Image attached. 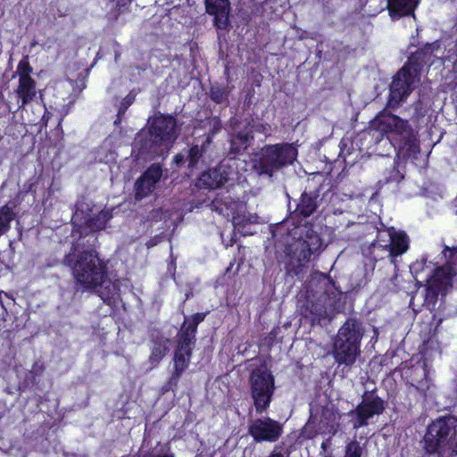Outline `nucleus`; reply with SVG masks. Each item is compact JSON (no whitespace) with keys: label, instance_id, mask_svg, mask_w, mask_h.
<instances>
[{"label":"nucleus","instance_id":"1","mask_svg":"<svg viewBox=\"0 0 457 457\" xmlns=\"http://www.w3.org/2000/svg\"><path fill=\"white\" fill-rule=\"evenodd\" d=\"M62 262L71 269L77 287L97 293L104 301L118 295V281L109 278L106 266L95 251L72 249Z\"/></svg>","mask_w":457,"mask_h":457},{"label":"nucleus","instance_id":"2","mask_svg":"<svg viewBox=\"0 0 457 457\" xmlns=\"http://www.w3.org/2000/svg\"><path fill=\"white\" fill-rule=\"evenodd\" d=\"M177 137L176 120L171 116L159 114L154 117L149 127L148 134L140 133L136 138V144L140 143L142 154L151 156L166 154Z\"/></svg>","mask_w":457,"mask_h":457},{"label":"nucleus","instance_id":"3","mask_svg":"<svg viewBox=\"0 0 457 457\" xmlns=\"http://www.w3.org/2000/svg\"><path fill=\"white\" fill-rule=\"evenodd\" d=\"M325 247L319 233L304 223L290 230L285 253L292 261L307 262L312 256H319Z\"/></svg>","mask_w":457,"mask_h":457},{"label":"nucleus","instance_id":"4","mask_svg":"<svg viewBox=\"0 0 457 457\" xmlns=\"http://www.w3.org/2000/svg\"><path fill=\"white\" fill-rule=\"evenodd\" d=\"M297 157V150L290 144H275L263 146L253 154V167L260 175L270 178L276 171L290 165Z\"/></svg>","mask_w":457,"mask_h":457},{"label":"nucleus","instance_id":"5","mask_svg":"<svg viewBox=\"0 0 457 457\" xmlns=\"http://www.w3.org/2000/svg\"><path fill=\"white\" fill-rule=\"evenodd\" d=\"M370 127L382 134H390L394 139H399V150L405 152V154L417 152L418 145L413 130L406 120L391 113H382L371 121Z\"/></svg>","mask_w":457,"mask_h":457},{"label":"nucleus","instance_id":"6","mask_svg":"<svg viewBox=\"0 0 457 457\" xmlns=\"http://www.w3.org/2000/svg\"><path fill=\"white\" fill-rule=\"evenodd\" d=\"M449 252V260L445 267H436L426 281V294L424 303L427 306L434 305L439 295H445L452 287V278L457 273V249Z\"/></svg>","mask_w":457,"mask_h":457},{"label":"nucleus","instance_id":"7","mask_svg":"<svg viewBox=\"0 0 457 457\" xmlns=\"http://www.w3.org/2000/svg\"><path fill=\"white\" fill-rule=\"evenodd\" d=\"M204 315L196 313L187 319L179 335V345L174 354L175 370L170 382L177 383V380L188 366L191 357V348L195 344V336L197 325L204 320Z\"/></svg>","mask_w":457,"mask_h":457},{"label":"nucleus","instance_id":"8","mask_svg":"<svg viewBox=\"0 0 457 457\" xmlns=\"http://www.w3.org/2000/svg\"><path fill=\"white\" fill-rule=\"evenodd\" d=\"M249 385L256 412L262 413L270 406L274 393V377L262 365L252 370Z\"/></svg>","mask_w":457,"mask_h":457},{"label":"nucleus","instance_id":"9","mask_svg":"<svg viewBox=\"0 0 457 457\" xmlns=\"http://www.w3.org/2000/svg\"><path fill=\"white\" fill-rule=\"evenodd\" d=\"M420 67L410 60L394 77L390 87L389 104L398 105L419 86Z\"/></svg>","mask_w":457,"mask_h":457},{"label":"nucleus","instance_id":"10","mask_svg":"<svg viewBox=\"0 0 457 457\" xmlns=\"http://www.w3.org/2000/svg\"><path fill=\"white\" fill-rule=\"evenodd\" d=\"M333 288L328 278L323 275L312 278L306 286V299L312 303L311 312L318 316L327 314L334 305V300L328 291ZM331 295H334L332 292Z\"/></svg>","mask_w":457,"mask_h":457},{"label":"nucleus","instance_id":"11","mask_svg":"<svg viewBox=\"0 0 457 457\" xmlns=\"http://www.w3.org/2000/svg\"><path fill=\"white\" fill-rule=\"evenodd\" d=\"M457 419L453 416L442 417L433 421L424 436L425 447L428 452L434 453L450 445L456 436Z\"/></svg>","mask_w":457,"mask_h":457},{"label":"nucleus","instance_id":"12","mask_svg":"<svg viewBox=\"0 0 457 457\" xmlns=\"http://www.w3.org/2000/svg\"><path fill=\"white\" fill-rule=\"evenodd\" d=\"M237 160H224L215 168L203 172L199 177L198 186L215 189L228 181H233L237 179Z\"/></svg>","mask_w":457,"mask_h":457},{"label":"nucleus","instance_id":"13","mask_svg":"<svg viewBox=\"0 0 457 457\" xmlns=\"http://www.w3.org/2000/svg\"><path fill=\"white\" fill-rule=\"evenodd\" d=\"M376 245L385 249L388 253L391 262H394L395 257L407 251L409 239L404 232L397 231L391 227L386 230L378 231Z\"/></svg>","mask_w":457,"mask_h":457},{"label":"nucleus","instance_id":"14","mask_svg":"<svg viewBox=\"0 0 457 457\" xmlns=\"http://www.w3.org/2000/svg\"><path fill=\"white\" fill-rule=\"evenodd\" d=\"M249 434L256 442H276L283 433L282 425L269 417L255 419L249 424Z\"/></svg>","mask_w":457,"mask_h":457},{"label":"nucleus","instance_id":"15","mask_svg":"<svg viewBox=\"0 0 457 457\" xmlns=\"http://www.w3.org/2000/svg\"><path fill=\"white\" fill-rule=\"evenodd\" d=\"M384 410L383 402L376 397L371 400H364L354 411L348 415L352 418L353 428H359L367 425V421L374 415L380 414Z\"/></svg>","mask_w":457,"mask_h":457},{"label":"nucleus","instance_id":"16","mask_svg":"<svg viewBox=\"0 0 457 457\" xmlns=\"http://www.w3.org/2000/svg\"><path fill=\"white\" fill-rule=\"evenodd\" d=\"M162 170L159 165L154 164L148 168L137 180L135 195L137 199L149 195L154 189L156 183L161 179Z\"/></svg>","mask_w":457,"mask_h":457},{"label":"nucleus","instance_id":"17","mask_svg":"<svg viewBox=\"0 0 457 457\" xmlns=\"http://www.w3.org/2000/svg\"><path fill=\"white\" fill-rule=\"evenodd\" d=\"M410 384L425 398L435 396V386L428 378V370L424 365H418L411 369Z\"/></svg>","mask_w":457,"mask_h":457},{"label":"nucleus","instance_id":"18","mask_svg":"<svg viewBox=\"0 0 457 457\" xmlns=\"http://www.w3.org/2000/svg\"><path fill=\"white\" fill-rule=\"evenodd\" d=\"M360 353V346L335 339L332 354L338 364L352 366Z\"/></svg>","mask_w":457,"mask_h":457},{"label":"nucleus","instance_id":"19","mask_svg":"<svg viewBox=\"0 0 457 457\" xmlns=\"http://www.w3.org/2000/svg\"><path fill=\"white\" fill-rule=\"evenodd\" d=\"M204 4L206 12L214 16L215 25L219 29H225L228 23V0H204Z\"/></svg>","mask_w":457,"mask_h":457},{"label":"nucleus","instance_id":"20","mask_svg":"<svg viewBox=\"0 0 457 457\" xmlns=\"http://www.w3.org/2000/svg\"><path fill=\"white\" fill-rule=\"evenodd\" d=\"M362 337L363 329L361 323L356 320L349 319L339 328L335 339L360 346Z\"/></svg>","mask_w":457,"mask_h":457},{"label":"nucleus","instance_id":"21","mask_svg":"<svg viewBox=\"0 0 457 457\" xmlns=\"http://www.w3.org/2000/svg\"><path fill=\"white\" fill-rule=\"evenodd\" d=\"M227 215H231L232 221L235 227L239 228L245 226L246 223L257 222L258 217L255 214H247L246 207L244 203L230 200L226 203Z\"/></svg>","mask_w":457,"mask_h":457},{"label":"nucleus","instance_id":"22","mask_svg":"<svg viewBox=\"0 0 457 457\" xmlns=\"http://www.w3.org/2000/svg\"><path fill=\"white\" fill-rule=\"evenodd\" d=\"M420 0H386V8L393 19L413 14Z\"/></svg>","mask_w":457,"mask_h":457},{"label":"nucleus","instance_id":"23","mask_svg":"<svg viewBox=\"0 0 457 457\" xmlns=\"http://www.w3.org/2000/svg\"><path fill=\"white\" fill-rule=\"evenodd\" d=\"M16 93L21 99V105H20L19 108L24 107L36 96V82L31 77H21V79H19Z\"/></svg>","mask_w":457,"mask_h":457},{"label":"nucleus","instance_id":"24","mask_svg":"<svg viewBox=\"0 0 457 457\" xmlns=\"http://www.w3.org/2000/svg\"><path fill=\"white\" fill-rule=\"evenodd\" d=\"M436 268V267H435L431 262H428V259L425 257L414 262L410 266L411 272L418 282H420L421 279L427 281V278H429Z\"/></svg>","mask_w":457,"mask_h":457},{"label":"nucleus","instance_id":"25","mask_svg":"<svg viewBox=\"0 0 457 457\" xmlns=\"http://www.w3.org/2000/svg\"><path fill=\"white\" fill-rule=\"evenodd\" d=\"M170 341L168 338L160 337L154 341L152 353L149 361L153 366L158 365L161 360L165 356L170 350Z\"/></svg>","mask_w":457,"mask_h":457},{"label":"nucleus","instance_id":"26","mask_svg":"<svg viewBox=\"0 0 457 457\" xmlns=\"http://www.w3.org/2000/svg\"><path fill=\"white\" fill-rule=\"evenodd\" d=\"M253 138V129L246 128L243 131H239L237 135L232 137L230 140L231 151L233 153H240L247 148L250 141Z\"/></svg>","mask_w":457,"mask_h":457},{"label":"nucleus","instance_id":"27","mask_svg":"<svg viewBox=\"0 0 457 457\" xmlns=\"http://www.w3.org/2000/svg\"><path fill=\"white\" fill-rule=\"evenodd\" d=\"M112 218L108 210H103L97 214L90 216L86 220V226L90 231H96L104 228L107 221Z\"/></svg>","mask_w":457,"mask_h":457},{"label":"nucleus","instance_id":"28","mask_svg":"<svg viewBox=\"0 0 457 457\" xmlns=\"http://www.w3.org/2000/svg\"><path fill=\"white\" fill-rule=\"evenodd\" d=\"M316 209L315 200L307 195H303L300 203L297 205L296 211L303 216H310Z\"/></svg>","mask_w":457,"mask_h":457},{"label":"nucleus","instance_id":"29","mask_svg":"<svg viewBox=\"0 0 457 457\" xmlns=\"http://www.w3.org/2000/svg\"><path fill=\"white\" fill-rule=\"evenodd\" d=\"M14 214L11 207L5 205L0 207V236L9 228V224Z\"/></svg>","mask_w":457,"mask_h":457},{"label":"nucleus","instance_id":"30","mask_svg":"<svg viewBox=\"0 0 457 457\" xmlns=\"http://www.w3.org/2000/svg\"><path fill=\"white\" fill-rule=\"evenodd\" d=\"M210 142L211 137L208 136L201 147L198 145H195L190 148L187 157L189 167H194L197 163L203 154V152L204 151V145H209Z\"/></svg>","mask_w":457,"mask_h":457},{"label":"nucleus","instance_id":"31","mask_svg":"<svg viewBox=\"0 0 457 457\" xmlns=\"http://www.w3.org/2000/svg\"><path fill=\"white\" fill-rule=\"evenodd\" d=\"M362 448L360 443L353 440L345 446V453L344 457H361Z\"/></svg>","mask_w":457,"mask_h":457},{"label":"nucleus","instance_id":"32","mask_svg":"<svg viewBox=\"0 0 457 457\" xmlns=\"http://www.w3.org/2000/svg\"><path fill=\"white\" fill-rule=\"evenodd\" d=\"M32 69L29 66V62L27 59L21 60L17 67V73L19 75V79H21V77H30L29 73L31 72Z\"/></svg>","mask_w":457,"mask_h":457},{"label":"nucleus","instance_id":"33","mask_svg":"<svg viewBox=\"0 0 457 457\" xmlns=\"http://www.w3.org/2000/svg\"><path fill=\"white\" fill-rule=\"evenodd\" d=\"M268 457H287V455L276 446Z\"/></svg>","mask_w":457,"mask_h":457},{"label":"nucleus","instance_id":"34","mask_svg":"<svg viewBox=\"0 0 457 457\" xmlns=\"http://www.w3.org/2000/svg\"><path fill=\"white\" fill-rule=\"evenodd\" d=\"M183 160H184V156L179 154H176L173 159L174 162L177 164H180L183 162Z\"/></svg>","mask_w":457,"mask_h":457},{"label":"nucleus","instance_id":"35","mask_svg":"<svg viewBox=\"0 0 457 457\" xmlns=\"http://www.w3.org/2000/svg\"><path fill=\"white\" fill-rule=\"evenodd\" d=\"M255 130L256 131H260V132L263 131L264 130V126L262 125V124H258V125L255 126Z\"/></svg>","mask_w":457,"mask_h":457},{"label":"nucleus","instance_id":"36","mask_svg":"<svg viewBox=\"0 0 457 457\" xmlns=\"http://www.w3.org/2000/svg\"><path fill=\"white\" fill-rule=\"evenodd\" d=\"M79 212H77V213L75 214V218H74V219H75V221H77V220H79Z\"/></svg>","mask_w":457,"mask_h":457},{"label":"nucleus","instance_id":"37","mask_svg":"<svg viewBox=\"0 0 457 457\" xmlns=\"http://www.w3.org/2000/svg\"><path fill=\"white\" fill-rule=\"evenodd\" d=\"M2 295H4L5 296H7V294H6V293L0 292V301H2Z\"/></svg>","mask_w":457,"mask_h":457},{"label":"nucleus","instance_id":"38","mask_svg":"<svg viewBox=\"0 0 457 457\" xmlns=\"http://www.w3.org/2000/svg\"><path fill=\"white\" fill-rule=\"evenodd\" d=\"M453 453H454L455 454H457V445L454 446V448L453 449Z\"/></svg>","mask_w":457,"mask_h":457},{"label":"nucleus","instance_id":"39","mask_svg":"<svg viewBox=\"0 0 457 457\" xmlns=\"http://www.w3.org/2000/svg\"><path fill=\"white\" fill-rule=\"evenodd\" d=\"M123 1H124L123 4H126L127 2H130L131 0H123Z\"/></svg>","mask_w":457,"mask_h":457}]
</instances>
